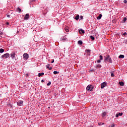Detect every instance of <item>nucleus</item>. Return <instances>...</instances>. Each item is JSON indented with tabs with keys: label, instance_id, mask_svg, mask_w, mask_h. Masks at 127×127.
<instances>
[{
	"label": "nucleus",
	"instance_id": "nucleus-1",
	"mask_svg": "<svg viewBox=\"0 0 127 127\" xmlns=\"http://www.w3.org/2000/svg\"><path fill=\"white\" fill-rule=\"evenodd\" d=\"M106 61H109L110 63H112V59L110 57V55L106 56L104 59V62H106Z\"/></svg>",
	"mask_w": 127,
	"mask_h": 127
},
{
	"label": "nucleus",
	"instance_id": "nucleus-2",
	"mask_svg": "<svg viewBox=\"0 0 127 127\" xmlns=\"http://www.w3.org/2000/svg\"><path fill=\"white\" fill-rule=\"evenodd\" d=\"M93 89H94V87H93V85H88L86 87V90L87 91H89V92H91V91H92L93 90Z\"/></svg>",
	"mask_w": 127,
	"mask_h": 127
},
{
	"label": "nucleus",
	"instance_id": "nucleus-3",
	"mask_svg": "<svg viewBox=\"0 0 127 127\" xmlns=\"http://www.w3.org/2000/svg\"><path fill=\"white\" fill-rule=\"evenodd\" d=\"M9 54L8 53H6L3 55L1 56V58H5V59H7V58H8L9 57Z\"/></svg>",
	"mask_w": 127,
	"mask_h": 127
},
{
	"label": "nucleus",
	"instance_id": "nucleus-4",
	"mask_svg": "<svg viewBox=\"0 0 127 127\" xmlns=\"http://www.w3.org/2000/svg\"><path fill=\"white\" fill-rule=\"evenodd\" d=\"M28 57H29V56L27 53H25L23 54V58L25 59V60H27V59H28Z\"/></svg>",
	"mask_w": 127,
	"mask_h": 127
},
{
	"label": "nucleus",
	"instance_id": "nucleus-5",
	"mask_svg": "<svg viewBox=\"0 0 127 127\" xmlns=\"http://www.w3.org/2000/svg\"><path fill=\"white\" fill-rule=\"evenodd\" d=\"M29 19V14H26L24 17V20H28Z\"/></svg>",
	"mask_w": 127,
	"mask_h": 127
},
{
	"label": "nucleus",
	"instance_id": "nucleus-6",
	"mask_svg": "<svg viewBox=\"0 0 127 127\" xmlns=\"http://www.w3.org/2000/svg\"><path fill=\"white\" fill-rule=\"evenodd\" d=\"M107 86V83L106 82H103L101 85V89H104Z\"/></svg>",
	"mask_w": 127,
	"mask_h": 127
},
{
	"label": "nucleus",
	"instance_id": "nucleus-7",
	"mask_svg": "<svg viewBox=\"0 0 127 127\" xmlns=\"http://www.w3.org/2000/svg\"><path fill=\"white\" fill-rule=\"evenodd\" d=\"M15 55H16V54H15V52H13L11 53L10 56H11L12 59H13V58H14V57H15Z\"/></svg>",
	"mask_w": 127,
	"mask_h": 127
},
{
	"label": "nucleus",
	"instance_id": "nucleus-8",
	"mask_svg": "<svg viewBox=\"0 0 127 127\" xmlns=\"http://www.w3.org/2000/svg\"><path fill=\"white\" fill-rule=\"evenodd\" d=\"M23 104V102L22 101H18V102H17V105L18 106H22Z\"/></svg>",
	"mask_w": 127,
	"mask_h": 127
},
{
	"label": "nucleus",
	"instance_id": "nucleus-9",
	"mask_svg": "<svg viewBox=\"0 0 127 127\" xmlns=\"http://www.w3.org/2000/svg\"><path fill=\"white\" fill-rule=\"evenodd\" d=\"M50 66V64H48L46 65V68L47 69H49V70H52V67H50L49 66Z\"/></svg>",
	"mask_w": 127,
	"mask_h": 127
},
{
	"label": "nucleus",
	"instance_id": "nucleus-10",
	"mask_svg": "<svg viewBox=\"0 0 127 127\" xmlns=\"http://www.w3.org/2000/svg\"><path fill=\"white\" fill-rule=\"evenodd\" d=\"M81 32L84 34L85 33V31H84L83 29L79 30V33L81 34Z\"/></svg>",
	"mask_w": 127,
	"mask_h": 127
},
{
	"label": "nucleus",
	"instance_id": "nucleus-11",
	"mask_svg": "<svg viewBox=\"0 0 127 127\" xmlns=\"http://www.w3.org/2000/svg\"><path fill=\"white\" fill-rule=\"evenodd\" d=\"M105 116H107V112H104L102 114V118H104Z\"/></svg>",
	"mask_w": 127,
	"mask_h": 127
},
{
	"label": "nucleus",
	"instance_id": "nucleus-12",
	"mask_svg": "<svg viewBox=\"0 0 127 127\" xmlns=\"http://www.w3.org/2000/svg\"><path fill=\"white\" fill-rule=\"evenodd\" d=\"M119 85H120V86H124L125 85V83H124V82L123 81H120L119 82Z\"/></svg>",
	"mask_w": 127,
	"mask_h": 127
},
{
	"label": "nucleus",
	"instance_id": "nucleus-13",
	"mask_svg": "<svg viewBox=\"0 0 127 127\" xmlns=\"http://www.w3.org/2000/svg\"><path fill=\"white\" fill-rule=\"evenodd\" d=\"M64 30L66 31V32H69V28L68 27H65L64 28Z\"/></svg>",
	"mask_w": 127,
	"mask_h": 127
},
{
	"label": "nucleus",
	"instance_id": "nucleus-14",
	"mask_svg": "<svg viewBox=\"0 0 127 127\" xmlns=\"http://www.w3.org/2000/svg\"><path fill=\"white\" fill-rule=\"evenodd\" d=\"M43 75H44V72L39 73L38 76V77H41V76H43Z\"/></svg>",
	"mask_w": 127,
	"mask_h": 127
},
{
	"label": "nucleus",
	"instance_id": "nucleus-15",
	"mask_svg": "<svg viewBox=\"0 0 127 127\" xmlns=\"http://www.w3.org/2000/svg\"><path fill=\"white\" fill-rule=\"evenodd\" d=\"M80 17V16L79 15H77L75 17V19H76V20H78L79 18Z\"/></svg>",
	"mask_w": 127,
	"mask_h": 127
},
{
	"label": "nucleus",
	"instance_id": "nucleus-16",
	"mask_svg": "<svg viewBox=\"0 0 127 127\" xmlns=\"http://www.w3.org/2000/svg\"><path fill=\"white\" fill-rule=\"evenodd\" d=\"M103 16V15L102 14H99V16L97 17V19H101L102 18V17Z\"/></svg>",
	"mask_w": 127,
	"mask_h": 127
},
{
	"label": "nucleus",
	"instance_id": "nucleus-17",
	"mask_svg": "<svg viewBox=\"0 0 127 127\" xmlns=\"http://www.w3.org/2000/svg\"><path fill=\"white\" fill-rule=\"evenodd\" d=\"M78 44H79V45H82L83 44V42H82L81 40H79L78 41Z\"/></svg>",
	"mask_w": 127,
	"mask_h": 127
},
{
	"label": "nucleus",
	"instance_id": "nucleus-18",
	"mask_svg": "<svg viewBox=\"0 0 127 127\" xmlns=\"http://www.w3.org/2000/svg\"><path fill=\"white\" fill-rule=\"evenodd\" d=\"M90 51H91V50H86V52L87 53L88 55H90Z\"/></svg>",
	"mask_w": 127,
	"mask_h": 127
},
{
	"label": "nucleus",
	"instance_id": "nucleus-19",
	"mask_svg": "<svg viewBox=\"0 0 127 127\" xmlns=\"http://www.w3.org/2000/svg\"><path fill=\"white\" fill-rule=\"evenodd\" d=\"M7 107H8V108H12V106H11V104H10V103H8L7 104Z\"/></svg>",
	"mask_w": 127,
	"mask_h": 127
},
{
	"label": "nucleus",
	"instance_id": "nucleus-20",
	"mask_svg": "<svg viewBox=\"0 0 127 127\" xmlns=\"http://www.w3.org/2000/svg\"><path fill=\"white\" fill-rule=\"evenodd\" d=\"M17 11L18 12H21V9H20L19 7L17 8Z\"/></svg>",
	"mask_w": 127,
	"mask_h": 127
},
{
	"label": "nucleus",
	"instance_id": "nucleus-21",
	"mask_svg": "<svg viewBox=\"0 0 127 127\" xmlns=\"http://www.w3.org/2000/svg\"><path fill=\"white\" fill-rule=\"evenodd\" d=\"M119 58H125V56L124 55H120Z\"/></svg>",
	"mask_w": 127,
	"mask_h": 127
},
{
	"label": "nucleus",
	"instance_id": "nucleus-22",
	"mask_svg": "<svg viewBox=\"0 0 127 127\" xmlns=\"http://www.w3.org/2000/svg\"><path fill=\"white\" fill-rule=\"evenodd\" d=\"M4 52V50L3 49H0V53H3Z\"/></svg>",
	"mask_w": 127,
	"mask_h": 127
},
{
	"label": "nucleus",
	"instance_id": "nucleus-23",
	"mask_svg": "<svg viewBox=\"0 0 127 127\" xmlns=\"http://www.w3.org/2000/svg\"><path fill=\"white\" fill-rule=\"evenodd\" d=\"M90 37L92 40H95V37H94L93 36H90Z\"/></svg>",
	"mask_w": 127,
	"mask_h": 127
},
{
	"label": "nucleus",
	"instance_id": "nucleus-24",
	"mask_svg": "<svg viewBox=\"0 0 127 127\" xmlns=\"http://www.w3.org/2000/svg\"><path fill=\"white\" fill-rule=\"evenodd\" d=\"M59 72H58L57 71H54V74L55 75H56V74H59Z\"/></svg>",
	"mask_w": 127,
	"mask_h": 127
},
{
	"label": "nucleus",
	"instance_id": "nucleus-25",
	"mask_svg": "<svg viewBox=\"0 0 127 127\" xmlns=\"http://www.w3.org/2000/svg\"><path fill=\"white\" fill-rule=\"evenodd\" d=\"M97 68H101L102 67V65H101L100 64H98L97 65Z\"/></svg>",
	"mask_w": 127,
	"mask_h": 127
},
{
	"label": "nucleus",
	"instance_id": "nucleus-26",
	"mask_svg": "<svg viewBox=\"0 0 127 127\" xmlns=\"http://www.w3.org/2000/svg\"><path fill=\"white\" fill-rule=\"evenodd\" d=\"M51 85V82L49 81L48 83H47V86H50Z\"/></svg>",
	"mask_w": 127,
	"mask_h": 127
},
{
	"label": "nucleus",
	"instance_id": "nucleus-27",
	"mask_svg": "<svg viewBox=\"0 0 127 127\" xmlns=\"http://www.w3.org/2000/svg\"><path fill=\"white\" fill-rule=\"evenodd\" d=\"M99 57H100V60H103V56L100 55V56H99Z\"/></svg>",
	"mask_w": 127,
	"mask_h": 127
},
{
	"label": "nucleus",
	"instance_id": "nucleus-28",
	"mask_svg": "<svg viewBox=\"0 0 127 127\" xmlns=\"http://www.w3.org/2000/svg\"><path fill=\"white\" fill-rule=\"evenodd\" d=\"M123 21H124V22H126V21H127V18H126V17H125V18H124Z\"/></svg>",
	"mask_w": 127,
	"mask_h": 127
},
{
	"label": "nucleus",
	"instance_id": "nucleus-29",
	"mask_svg": "<svg viewBox=\"0 0 127 127\" xmlns=\"http://www.w3.org/2000/svg\"><path fill=\"white\" fill-rule=\"evenodd\" d=\"M111 77H115V74L113 72H111Z\"/></svg>",
	"mask_w": 127,
	"mask_h": 127
},
{
	"label": "nucleus",
	"instance_id": "nucleus-30",
	"mask_svg": "<svg viewBox=\"0 0 127 127\" xmlns=\"http://www.w3.org/2000/svg\"><path fill=\"white\" fill-rule=\"evenodd\" d=\"M109 127H115V124H112L111 127L109 126Z\"/></svg>",
	"mask_w": 127,
	"mask_h": 127
},
{
	"label": "nucleus",
	"instance_id": "nucleus-31",
	"mask_svg": "<svg viewBox=\"0 0 127 127\" xmlns=\"http://www.w3.org/2000/svg\"><path fill=\"white\" fill-rule=\"evenodd\" d=\"M98 125H99V126H102V125H103V123H99Z\"/></svg>",
	"mask_w": 127,
	"mask_h": 127
},
{
	"label": "nucleus",
	"instance_id": "nucleus-32",
	"mask_svg": "<svg viewBox=\"0 0 127 127\" xmlns=\"http://www.w3.org/2000/svg\"><path fill=\"white\" fill-rule=\"evenodd\" d=\"M118 115L119 116H123V113H119Z\"/></svg>",
	"mask_w": 127,
	"mask_h": 127
},
{
	"label": "nucleus",
	"instance_id": "nucleus-33",
	"mask_svg": "<svg viewBox=\"0 0 127 127\" xmlns=\"http://www.w3.org/2000/svg\"><path fill=\"white\" fill-rule=\"evenodd\" d=\"M124 3H127V0H124Z\"/></svg>",
	"mask_w": 127,
	"mask_h": 127
},
{
	"label": "nucleus",
	"instance_id": "nucleus-34",
	"mask_svg": "<svg viewBox=\"0 0 127 127\" xmlns=\"http://www.w3.org/2000/svg\"><path fill=\"white\" fill-rule=\"evenodd\" d=\"M97 63H101V60H99L97 61Z\"/></svg>",
	"mask_w": 127,
	"mask_h": 127
},
{
	"label": "nucleus",
	"instance_id": "nucleus-35",
	"mask_svg": "<svg viewBox=\"0 0 127 127\" xmlns=\"http://www.w3.org/2000/svg\"><path fill=\"white\" fill-rule=\"evenodd\" d=\"M123 35H127V32H125L123 34Z\"/></svg>",
	"mask_w": 127,
	"mask_h": 127
},
{
	"label": "nucleus",
	"instance_id": "nucleus-36",
	"mask_svg": "<svg viewBox=\"0 0 127 127\" xmlns=\"http://www.w3.org/2000/svg\"><path fill=\"white\" fill-rule=\"evenodd\" d=\"M119 114H117L116 115V118H119Z\"/></svg>",
	"mask_w": 127,
	"mask_h": 127
},
{
	"label": "nucleus",
	"instance_id": "nucleus-37",
	"mask_svg": "<svg viewBox=\"0 0 127 127\" xmlns=\"http://www.w3.org/2000/svg\"><path fill=\"white\" fill-rule=\"evenodd\" d=\"M90 71V72H95V70H94V69H91Z\"/></svg>",
	"mask_w": 127,
	"mask_h": 127
},
{
	"label": "nucleus",
	"instance_id": "nucleus-38",
	"mask_svg": "<svg viewBox=\"0 0 127 127\" xmlns=\"http://www.w3.org/2000/svg\"><path fill=\"white\" fill-rule=\"evenodd\" d=\"M83 16H80V19H83Z\"/></svg>",
	"mask_w": 127,
	"mask_h": 127
},
{
	"label": "nucleus",
	"instance_id": "nucleus-39",
	"mask_svg": "<svg viewBox=\"0 0 127 127\" xmlns=\"http://www.w3.org/2000/svg\"><path fill=\"white\" fill-rule=\"evenodd\" d=\"M0 35H2V32H0Z\"/></svg>",
	"mask_w": 127,
	"mask_h": 127
},
{
	"label": "nucleus",
	"instance_id": "nucleus-40",
	"mask_svg": "<svg viewBox=\"0 0 127 127\" xmlns=\"http://www.w3.org/2000/svg\"><path fill=\"white\" fill-rule=\"evenodd\" d=\"M51 63H54V60H53L51 62Z\"/></svg>",
	"mask_w": 127,
	"mask_h": 127
},
{
	"label": "nucleus",
	"instance_id": "nucleus-41",
	"mask_svg": "<svg viewBox=\"0 0 127 127\" xmlns=\"http://www.w3.org/2000/svg\"><path fill=\"white\" fill-rule=\"evenodd\" d=\"M6 25H8L9 24V23L6 22Z\"/></svg>",
	"mask_w": 127,
	"mask_h": 127
},
{
	"label": "nucleus",
	"instance_id": "nucleus-42",
	"mask_svg": "<svg viewBox=\"0 0 127 127\" xmlns=\"http://www.w3.org/2000/svg\"><path fill=\"white\" fill-rule=\"evenodd\" d=\"M41 82H42V83H43V82H44V80H43V79L42 80H41Z\"/></svg>",
	"mask_w": 127,
	"mask_h": 127
},
{
	"label": "nucleus",
	"instance_id": "nucleus-43",
	"mask_svg": "<svg viewBox=\"0 0 127 127\" xmlns=\"http://www.w3.org/2000/svg\"><path fill=\"white\" fill-rule=\"evenodd\" d=\"M9 16H10L9 15H7V17H9Z\"/></svg>",
	"mask_w": 127,
	"mask_h": 127
},
{
	"label": "nucleus",
	"instance_id": "nucleus-44",
	"mask_svg": "<svg viewBox=\"0 0 127 127\" xmlns=\"http://www.w3.org/2000/svg\"><path fill=\"white\" fill-rule=\"evenodd\" d=\"M102 125H105V123H102Z\"/></svg>",
	"mask_w": 127,
	"mask_h": 127
}]
</instances>
